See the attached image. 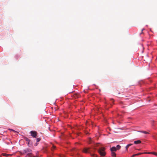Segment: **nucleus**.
Segmentation results:
<instances>
[{
	"mask_svg": "<svg viewBox=\"0 0 157 157\" xmlns=\"http://www.w3.org/2000/svg\"><path fill=\"white\" fill-rule=\"evenodd\" d=\"M116 147L117 150H118L121 148V146L120 145H118L117 146V147Z\"/></svg>",
	"mask_w": 157,
	"mask_h": 157,
	"instance_id": "9d476101",
	"label": "nucleus"
},
{
	"mask_svg": "<svg viewBox=\"0 0 157 157\" xmlns=\"http://www.w3.org/2000/svg\"><path fill=\"white\" fill-rule=\"evenodd\" d=\"M140 132H142L144 133L145 134H148L149 133L148 132H147L146 131H140Z\"/></svg>",
	"mask_w": 157,
	"mask_h": 157,
	"instance_id": "9b49d317",
	"label": "nucleus"
},
{
	"mask_svg": "<svg viewBox=\"0 0 157 157\" xmlns=\"http://www.w3.org/2000/svg\"><path fill=\"white\" fill-rule=\"evenodd\" d=\"M151 152H144V154H151Z\"/></svg>",
	"mask_w": 157,
	"mask_h": 157,
	"instance_id": "aec40b11",
	"label": "nucleus"
},
{
	"mask_svg": "<svg viewBox=\"0 0 157 157\" xmlns=\"http://www.w3.org/2000/svg\"><path fill=\"white\" fill-rule=\"evenodd\" d=\"M26 140L28 142H29L30 141V140L29 139H28V138H26Z\"/></svg>",
	"mask_w": 157,
	"mask_h": 157,
	"instance_id": "412c9836",
	"label": "nucleus"
},
{
	"mask_svg": "<svg viewBox=\"0 0 157 157\" xmlns=\"http://www.w3.org/2000/svg\"><path fill=\"white\" fill-rule=\"evenodd\" d=\"M92 156H94V157H97V155L95 154H93L92 155Z\"/></svg>",
	"mask_w": 157,
	"mask_h": 157,
	"instance_id": "a211bd4d",
	"label": "nucleus"
},
{
	"mask_svg": "<svg viewBox=\"0 0 157 157\" xmlns=\"http://www.w3.org/2000/svg\"><path fill=\"white\" fill-rule=\"evenodd\" d=\"M40 138H37L36 139V141L37 142H38L40 141Z\"/></svg>",
	"mask_w": 157,
	"mask_h": 157,
	"instance_id": "2eb2a0df",
	"label": "nucleus"
},
{
	"mask_svg": "<svg viewBox=\"0 0 157 157\" xmlns=\"http://www.w3.org/2000/svg\"><path fill=\"white\" fill-rule=\"evenodd\" d=\"M98 144H97V146H98Z\"/></svg>",
	"mask_w": 157,
	"mask_h": 157,
	"instance_id": "b1692460",
	"label": "nucleus"
},
{
	"mask_svg": "<svg viewBox=\"0 0 157 157\" xmlns=\"http://www.w3.org/2000/svg\"><path fill=\"white\" fill-rule=\"evenodd\" d=\"M111 155H112V156L113 157H116V154L114 152H111Z\"/></svg>",
	"mask_w": 157,
	"mask_h": 157,
	"instance_id": "6e6552de",
	"label": "nucleus"
},
{
	"mask_svg": "<svg viewBox=\"0 0 157 157\" xmlns=\"http://www.w3.org/2000/svg\"><path fill=\"white\" fill-rule=\"evenodd\" d=\"M31 136L33 138H36L37 136V132L35 131H31L30 132Z\"/></svg>",
	"mask_w": 157,
	"mask_h": 157,
	"instance_id": "7ed1b4c3",
	"label": "nucleus"
},
{
	"mask_svg": "<svg viewBox=\"0 0 157 157\" xmlns=\"http://www.w3.org/2000/svg\"><path fill=\"white\" fill-rule=\"evenodd\" d=\"M2 155L4 156H6V157L10 155H9V154H6V153H2Z\"/></svg>",
	"mask_w": 157,
	"mask_h": 157,
	"instance_id": "1a4fd4ad",
	"label": "nucleus"
},
{
	"mask_svg": "<svg viewBox=\"0 0 157 157\" xmlns=\"http://www.w3.org/2000/svg\"><path fill=\"white\" fill-rule=\"evenodd\" d=\"M151 152V154H153L155 155H157V153H155V152Z\"/></svg>",
	"mask_w": 157,
	"mask_h": 157,
	"instance_id": "ddd939ff",
	"label": "nucleus"
},
{
	"mask_svg": "<svg viewBox=\"0 0 157 157\" xmlns=\"http://www.w3.org/2000/svg\"><path fill=\"white\" fill-rule=\"evenodd\" d=\"M76 150H77L76 149V148H73L72 149V151H74V154H75V153H76V152H74V151H75V152L76 151Z\"/></svg>",
	"mask_w": 157,
	"mask_h": 157,
	"instance_id": "f8f14e48",
	"label": "nucleus"
},
{
	"mask_svg": "<svg viewBox=\"0 0 157 157\" xmlns=\"http://www.w3.org/2000/svg\"><path fill=\"white\" fill-rule=\"evenodd\" d=\"M136 155H137V154H135L133 155L131 157H134Z\"/></svg>",
	"mask_w": 157,
	"mask_h": 157,
	"instance_id": "6ab92c4d",
	"label": "nucleus"
},
{
	"mask_svg": "<svg viewBox=\"0 0 157 157\" xmlns=\"http://www.w3.org/2000/svg\"><path fill=\"white\" fill-rule=\"evenodd\" d=\"M9 130L11 131H13L14 132H16V131H15V130H14L13 129H9Z\"/></svg>",
	"mask_w": 157,
	"mask_h": 157,
	"instance_id": "dca6fc26",
	"label": "nucleus"
},
{
	"mask_svg": "<svg viewBox=\"0 0 157 157\" xmlns=\"http://www.w3.org/2000/svg\"><path fill=\"white\" fill-rule=\"evenodd\" d=\"M36 145H36V144L35 146H36Z\"/></svg>",
	"mask_w": 157,
	"mask_h": 157,
	"instance_id": "393cba45",
	"label": "nucleus"
},
{
	"mask_svg": "<svg viewBox=\"0 0 157 157\" xmlns=\"http://www.w3.org/2000/svg\"><path fill=\"white\" fill-rule=\"evenodd\" d=\"M56 148V147L53 145H52V151L53 149Z\"/></svg>",
	"mask_w": 157,
	"mask_h": 157,
	"instance_id": "4468645a",
	"label": "nucleus"
},
{
	"mask_svg": "<svg viewBox=\"0 0 157 157\" xmlns=\"http://www.w3.org/2000/svg\"><path fill=\"white\" fill-rule=\"evenodd\" d=\"M105 148L104 147H101L98 150V152L101 156H104L106 154V153L105 151Z\"/></svg>",
	"mask_w": 157,
	"mask_h": 157,
	"instance_id": "f03ea898",
	"label": "nucleus"
},
{
	"mask_svg": "<svg viewBox=\"0 0 157 157\" xmlns=\"http://www.w3.org/2000/svg\"><path fill=\"white\" fill-rule=\"evenodd\" d=\"M110 150L111 152H113L116 151L117 150V149L116 147H113L110 148Z\"/></svg>",
	"mask_w": 157,
	"mask_h": 157,
	"instance_id": "39448f33",
	"label": "nucleus"
},
{
	"mask_svg": "<svg viewBox=\"0 0 157 157\" xmlns=\"http://www.w3.org/2000/svg\"><path fill=\"white\" fill-rule=\"evenodd\" d=\"M90 147L84 148L83 149L82 151L85 153H90Z\"/></svg>",
	"mask_w": 157,
	"mask_h": 157,
	"instance_id": "20e7f679",
	"label": "nucleus"
},
{
	"mask_svg": "<svg viewBox=\"0 0 157 157\" xmlns=\"http://www.w3.org/2000/svg\"><path fill=\"white\" fill-rule=\"evenodd\" d=\"M132 145V144H130L128 145H127L126 146V150L127 151L128 150V148L131 145Z\"/></svg>",
	"mask_w": 157,
	"mask_h": 157,
	"instance_id": "0eeeda50",
	"label": "nucleus"
},
{
	"mask_svg": "<svg viewBox=\"0 0 157 157\" xmlns=\"http://www.w3.org/2000/svg\"><path fill=\"white\" fill-rule=\"evenodd\" d=\"M110 100L112 101V102H114V100H113V99H110Z\"/></svg>",
	"mask_w": 157,
	"mask_h": 157,
	"instance_id": "5701e85b",
	"label": "nucleus"
},
{
	"mask_svg": "<svg viewBox=\"0 0 157 157\" xmlns=\"http://www.w3.org/2000/svg\"><path fill=\"white\" fill-rule=\"evenodd\" d=\"M32 150L28 148H27L23 150V154H27V155L29 157H36V156H34L33 155L32 153Z\"/></svg>",
	"mask_w": 157,
	"mask_h": 157,
	"instance_id": "f257e3e1",
	"label": "nucleus"
},
{
	"mask_svg": "<svg viewBox=\"0 0 157 157\" xmlns=\"http://www.w3.org/2000/svg\"><path fill=\"white\" fill-rule=\"evenodd\" d=\"M144 154V153H139L138 154H137V155H141V154Z\"/></svg>",
	"mask_w": 157,
	"mask_h": 157,
	"instance_id": "f3484780",
	"label": "nucleus"
},
{
	"mask_svg": "<svg viewBox=\"0 0 157 157\" xmlns=\"http://www.w3.org/2000/svg\"><path fill=\"white\" fill-rule=\"evenodd\" d=\"M141 143V141L140 140L135 141H134V143L135 144H138Z\"/></svg>",
	"mask_w": 157,
	"mask_h": 157,
	"instance_id": "423d86ee",
	"label": "nucleus"
},
{
	"mask_svg": "<svg viewBox=\"0 0 157 157\" xmlns=\"http://www.w3.org/2000/svg\"><path fill=\"white\" fill-rule=\"evenodd\" d=\"M28 145L29 146V147H30V141L29 142H28Z\"/></svg>",
	"mask_w": 157,
	"mask_h": 157,
	"instance_id": "4be33fe9",
	"label": "nucleus"
}]
</instances>
